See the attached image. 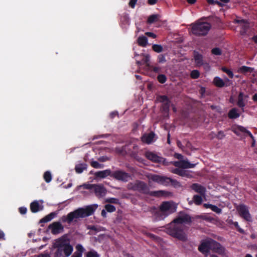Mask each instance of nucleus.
I'll use <instances>...</instances> for the list:
<instances>
[{"mask_svg":"<svg viewBox=\"0 0 257 257\" xmlns=\"http://www.w3.org/2000/svg\"><path fill=\"white\" fill-rule=\"evenodd\" d=\"M53 247L56 249L54 257H69L73 251V247L70 243V239L65 235L56 239Z\"/></svg>","mask_w":257,"mask_h":257,"instance_id":"obj_1","label":"nucleus"},{"mask_svg":"<svg viewBox=\"0 0 257 257\" xmlns=\"http://www.w3.org/2000/svg\"><path fill=\"white\" fill-rule=\"evenodd\" d=\"M96 207H93L90 205L86 208H79L73 211L69 212L67 215L62 216L60 220L63 223L71 224L73 221L76 222L79 218H84L92 214Z\"/></svg>","mask_w":257,"mask_h":257,"instance_id":"obj_2","label":"nucleus"},{"mask_svg":"<svg viewBox=\"0 0 257 257\" xmlns=\"http://www.w3.org/2000/svg\"><path fill=\"white\" fill-rule=\"evenodd\" d=\"M166 232L169 235L180 240L185 241L187 239V235L184 231L183 225L174 223L173 220L167 225Z\"/></svg>","mask_w":257,"mask_h":257,"instance_id":"obj_3","label":"nucleus"},{"mask_svg":"<svg viewBox=\"0 0 257 257\" xmlns=\"http://www.w3.org/2000/svg\"><path fill=\"white\" fill-rule=\"evenodd\" d=\"M190 26L192 34L198 37L206 36L211 28L209 23L202 22L200 20L192 23Z\"/></svg>","mask_w":257,"mask_h":257,"instance_id":"obj_4","label":"nucleus"},{"mask_svg":"<svg viewBox=\"0 0 257 257\" xmlns=\"http://www.w3.org/2000/svg\"><path fill=\"white\" fill-rule=\"evenodd\" d=\"M150 178L153 181L164 186H168L171 184L174 187H177L179 185V183L177 180L166 176L153 174L150 176Z\"/></svg>","mask_w":257,"mask_h":257,"instance_id":"obj_5","label":"nucleus"},{"mask_svg":"<svg viewBox=\"0 0 257 257\" xmlns=\"http://www.w3.org/2000/svg\"><path fill=\"white\" fill-rule=\"evenodd\" d=\"M128 190L138 191L142 194L148 195L150 188L144 181L137 180L134 183H130L127 185Z\"/></svg>","mask_w":257,"mask_h":257,"instance_id":"obj_6","label":"nucleus"},{"mask_svg":"<svg viewBox=\"0 0 257 257\" xmlns=\"http://www.w3.org/2000/svg\"><path fill=\"white\" fill-rule=\"evenodd\" d=\"M239 215L247 221H252L251 216L249 212L248 207L244 204H240L236 208Z\"/></svg>","mask_w":257,"mask_h":257,"instance_id":"obj_7","label":"nucleus"},{"mask_svg":"<svg viewBox=\"0 0 257 257\" xmlns=\"http://www.w3.org/2000/svg\"><path fill=\"white\" fill-rule=\"evenodd\" d=\"M174 223L182 225L183 223L190 224L192 222V218L188 214L183 211H180L178 216L174 220Z\"/></svg>","mask_w":257,"mask_h":257,"instance_id":"obj_8","label":"nucleus"},{"mask_svg":"<svg viewBox=\"0 0 257 257\" xmlns=\"http://www.w3.org/2000/svg\"><path fill=\"white\" fill-rule=\"evenodd\" d=\"M160 211L165 216L176 211L175 207L170 202L168 201L163 202L160 206Z\"/></svg>","mask_w":257,"mask_h":257,"instance_id":"obj_9","label":"nucleus"},{"mask_svg":"<svg viewBox=\"0 0 257 257\" xmlns=\"http://www.w3.org/2000/svg\"><path fill=\"white\" fill-rule=\"evenodd\" d=\"M157 100L162 103L161 110L164 113H168L170 110L171 101L166 95H160L157 97Z\"/></svg>","mask_w":257,"mask_h":257,"instance_id":"obj_10","label":"nucleus"},{"mask_svg":"<svg viewBox=\"0 0 257 257\" xmlns=\"http://www.w3.org/2000/svg\"><path fill=\"white\" fill-rule=\"evenodd\" d=\"M138 150V146L137 145H134L132 147L130 145H126L121 148L120 152L136 158L137 156Z\"/></svg>","mask_w":257,"mask_h":257,"instance_id":"obj_11","label":"nucleus"},{"mask_svg":"<svg viewBox=\"0 0 257 257\" xmlns=\"http://www.w3.org/2000/svg\"><path fill=\"white\" fill-rule=\"evenodd\" d=\"M111 177L118 181L127 182L131 177L130 174L121 170H117L112 172Z\"/></svg>","mask_w":257,"mask_h":257,"instance_id":"obj_12","label":"nucleus"},{"mask_svg":"<svg viewBox=\"0 0 257 257\" xmlns=\"http://www.w3.org/2000/svg\"><path fill=\"white\" fill-rule=\"evenodd\" d=\"M198 250L207 256L210 250V239L202 240L198 248Z\"/></svg>","mask_w":257,"mask_h":257,"instance_id":"obj_13","label":"nucleus"},{"mask_svg":"<svg viewBox=\"0 0 257 257\" xmlns=\"http://www.w3.org/2000/svg\"><path fill=\"white\" fill-rule=\"evenodd\" d=\"M234 23L240 24L241 27L240 34L242 36L245 35L249 28V23L246 20L243 19H235Z\"/></svg>","mask_w":257,"mask_h":257,"instance_id":"obj_14","label":"nucleus"},{"mask_svg":"<svg viewBox=\"0 0 257 257\" xmlns=\"http://www.w3.org/2000/svg\"><path fill=\"white\" fill-rule=\"evenodd\" d=\"M210 249L214 252L219 254H222L224 252L225 248L220 244V243L212 239H210Z\"/></svg>","mask_w":257,"mask_h":257,"instance_id":"obj_15","label":"nucleus"},{"mask_svg":"<svg viewBox=\"0 0 257 257\" xmlns=\"http://www.w3.org/2000/svg\"><path fill=\"white\" fill-rule=\"evenodd\" d=\"M48 228L51 229L53 234H57L62 232L64 230V227L60 222H54L50 224Z\"/></svg>","mask_w":257,"mask_h":257,"instance_id":"obj_16","label":"nucleus"},{"mask_svg":"<svg viewBox=\"0 0 257 257\" xmlns=\"http://www.w3.org/2000/svg\"><path fill=\"white\" fill-rule=\"evenodd\" d=\"M248 98V95L244 94L242 92H240L237 96V105L242 110H243L244 107L245 106L246 102L247 101V98Z\"/></svg>","mask_w":257,"mask_h":257,"instance_id":"obj_17","label":"nucleus"},{"mask_svg":"<svg viewBox=\"0 0 257 257\" xmlns=\"http://www.w3.org/2000/svg\"><path fill=\"white\" fill-rule=\"evenodd\" d=\"M237 131H239L242 133H246L252 140V143L251 145V147H255V140L254 139V137L253 136L252 134L250 131L247 130L246 128L244 127L241 126V125H237L236 127V130L234 131V133L237 134Z\"/></svg>","mask_w":257,"mask_h":257,"instance_id":"obj_18","label":"nucleus"},{"mask_svg":"<svg viewBox=\"0 0 257 257\" xmlns=\"http://www.w3.org/2000/svg\"><path fill=\"white\" fill-rule=\"evenodd\" d=\"M156 134L154 132H151L148 134H144L141 138L142 141L147 144H150L156 140Z\"/></svg>","mask_w":257,"mask_h":257,"instance_id":"obj_19","label":"nucleus"},{"mask_svg":"<svg viewBox=\"0 0 257 257\" xmlns=\"http://www.w3.org/2000/svg\"><path fill=\"white\" fill-rule=\"evenodd\" d=\"M94 192L96 196L101 197L105 195L106 190L103 185L101 184H95L94 188Z\"/></svg>","mask_w":257,"mask_h":257,"instance_id":"obj_20","label":"nucleus"},{"mask_svg":"<svg viewBox=\"0 0 257 257\" xmlns=\"http://www.w3.org/2000/svg\"><path fill=\"white\" fill-rule=\"evenodd\" d=\"M191 188L195 192L198 193L201 196L204 197L206 193V188L198 183H193L191 186Z\"/></svg>","mask_w":257,"mask_h":257,"instance_id":"obj_21","label":"nucleus"},{"mask_svg":"<svg viewBox=\"0 0 257 257\" xmlns=\"http://www.w3.org/2000/svg\"><path fill=\"white\" fill-rule=\"evenodd\" d=\"M145 156L148 160L154 163H159L161 161L160 160H162V157L159 156L155 153L150 151L146 152Z\"/></svg>","mask_w":257,"mask_h":257,"instance_id":"obj_22","label":"nucleus"},{"mask_svg":"<svg viewBox=\"0 0 257 257\" xmlns=\"http://www.w3.org/2000/svg\"><path fill=\"white\" fill-rule=\"evenodd\" d=\"M193 56L195 63L197 66H201L203 65V57L202 54L196 51H194Z\"/></svg>","mask_w":257,"mask_h":257,"instance_id":"obj_23","label":"nucleus"},{"mask_svg":"<svg viewBox=\"0 0 257 257\" xmlns=\"http://www.w3.org/2000/svg\"><path fill=\"white\" fill-rule=\"evenodd\" d=\"M43 206L40 205L38 201H34L30 204V209L33 213H36L43 209Z\"/></svg>","mask_w":257,"mask_h":257,"instance_id":"obj_24","label":"nucleus"},{"mask_svg":"<svg viewBox=\"0 0 257 257\" xmlns=\"http://www.w3.org/2000/svg\"><path fill=\"white\" fill-rule=\"evenodd\" d=\"M111 175L112 172L109 169L98 171L95 173V176L96 177L100 178H104L108 176H109L111 177Z\"/></svg>","mask_w":257,"mask_h":257,"instance_id":"obj_25","label":"nucleus"},{"mask_svg":"<svg viewBox=\"0 0 257 257\" xmlns=\"http://www.w3.org/2000/svg\"><path fill=\"white\" fill-rule=\"evenodd\" d=\"M57 214V213L55 212H51L50 214L47 215L44 217L42 218L40 220V223L48 222L51 221V220H52L55 217H56Z\"/></svg>","mask_w":257,"mask_h":257,"instance_id":"obj_26","label":"nucleus"},{"mask_svg":"<svg viewBox=\"0 0 257 257\" xmlns=\"http://www.w3.org/2000/svg\"><path fill=\"white\" fill-rule=\"evenodd\" d=\"M240 113L238 112V110L236 108L231 109L228 113V117L230 119H236L239 117Z\"/></svg>","mask_w":257,"mask_h":257,"instance_id":"obj_27","label":"nucleus"},{"mask_svg":"<svg viewBox=\"0 0 257 257\" xmlns=\"http://www.w3.org/2000/svg\"><path fill=\"white\" fill-rule=\"evenodd\" d=\"M167 194V192L163 190L150 191V190H149V193H148V195L155 197L164 196H166Z\"/></svg>","mask_w":257,"mask_h":257,"instance_id":"obj_28","label":"nucleus"},{"mask_svg":"<svg viewBox=\"0 0 257 257\" xmlns=\"http://www.w3.org/2000/svg\"><path fill=\"white\" fill-rule=\"evenodd\" d=\"M138 43L140 46L145 47L148 44V38L144 36H140L138 38Z\"/></svg>","mask_w":257,"mask_h":257,"instance_id":"obj_29","label":"nucleus"},{"mask_svg":"<svg viewBox=\"0 0 257 257\" xmlns=\"http://www.w3.org/2000/svg\"><path fill=\"white\" fill-rule=\"evenodd\" d=\"M213 83L218 87H223L225 86L223 80L219 77H215L213 79Z\"/></svg>","mask_w":257,"mask_h":257,"instance_id":"obj_30","label":"nucleus"},{"mask_svg":"<svg viewBox=\"0 0 257 257\" xmlns=\"http://www.w3.org/2000/svg\"><path fill=\"white\" fill-rule=\"evenodd\" d=\"M254 71V68L246 66H242L238 69V72L241 73L245 74L247 72L252 73Z\"/></svg>","mask_w":257,"mask_h":257,"instance_id":"obj_31","label":"nucleus"},{"mask_svg":"<svg viewBox=\"0 0 257 257\" xmlns=\"http://www.w3.org/2000/svg\"><path fill=\"white\" fill-rule=\"evenodd\" d=\"M87 165L86 164H80L75 166V170L77 173H81L87 169Z\"/></svg>","mask_w":257,"mask_h":257,"instance_id":"obj_32","label":"nucleus"},{"mask_svg":"<svg viewBox=\"0 0 257 257\" xmlns=\"http://www.w3.org/2000/svg\"><path fill=\"white\" fill-rule=\"evenodd\" d=\"M160 16L158 14H153L150 16L147 20V23L152 24L158 21Z\"/></svg>","mask_w":257,"mask_h":257,"instance_id":"obj_33","label":"nucleus"},{"mask_svg":"<svg viewBox=\"0 0 257 257\" xmlns=\"http://www.w3.org/2000/svg\"><path fill=\"white\" fill-rule=\"evenodd\" d=\"M183 168H176L173 170V173L181 176H185L186 172L183 169Z\"/></svg>","mask_w":257,"mask_h":257,"instance_id":"obj_34","label":"nucleus"},{"mask_svg":"<svg viewBox=\"0 0 257 257\" xmlns=\"http://www.w3.org/2000/svg\"><path fill=\"white\" fill-rule=\"evenodd\" d=\"M202 196H199L198 195H195L193 197V200L195 204L199 205L201 204L202 202Z\"/></svg>","mask_w":257,"mask_h":257,"instance_id":"obj_35","label":"nucleus"},{"mask_svg":"<svg viewBox=\"0 0 257 257\" xmlns=\"http://www.w3.org/2000/svg\"><path fill=\"white\" fill-rule=\"evenodd\" d=\"M228 223L229 224H233L235 227V228H236L237 230L240 232V233H242V234H244V231L243 229L241 228L239 225H238V223L236 221H233L232 220H230Z\"/></svg>","mask_w":257,"mask_h":257,"instance_id":"obj_36","label":"nucleus"},{"mask_svg":"<svg viewBox=\"0 0 257 257\" xmlns=\"http://www.w3.org/2000/svg\"><path fill=\"white\" fill-rule=\"evenodd\" d=\"M85 257H100V255L97 251L92 250L85 253Z\"/></svg>","mask_w":257,"mask_h":257,"instance_id":"obj_37","label":"nucleus"},{"mask_svg":"<svg viewBox=\"0 0 257 257\" xmlns=\"http://www.w3.org/2000/svg\"><path fill=\"white\" fill-rule=\"evenodd\" d=\"M76 251L75 252V253L80 254L81 256H82V253L85 251V248L83 247V246L80 244H78L76 246Z\"/></svg>","mask_w":257,"mask_h":257,"instance_id":"obj_38","label":"nucleus"},{"mask_svg":"<svg viewBox=\"0 0 257 257\" xmlns=\"http://www.w3.org/2000/svg\"><path fill=\"white\" fill-rule=\"evenodd\" d=\"M105 209L108 212H113L116 210V208L114 206L111 204H106L104 206Z\"/></svg>","mask_w":257,"mask_h":257,"instance_id":"obj_39","label":"nucleus"},{"mask_svg":"<svg viewBox=\"0 0 257 257\" xmlns=\"http://www.w3.org/2000/svg\"><path fill=\"white\" fill-rule=\"evenodd\" d=\"M185 160L176 161L174 162V165L179 168H185Z\"/></svg>","mask_w":257,"mask_h":257,"instance_id":"obj_40","label":"nucleus"},{"mask_svg":"<svg viewBox=\"0 0 257 257\" xmlns=\"http://www.w3.org/2000/svg\"><path fill=\"white\" fill-rule=\"evenodd\" d=\"M44 179L47 183H49L52 180V175L50 172L46 171L44 174Z\"/></svg>","mask_w":257,"mask_h":257,"instance_id":"obj_41","label":"nucleus"},{"mask_svg":"<svg viewBox=\"0 0 257 257\" xmlns=\"http://www.w3.org/2000/svg\"><path fill=\"white\" fill-rule=\"evenodd\" d=\"M153 50L157 53H160L163 51V47L160 45L154 44L152 46Z\"/></svg>","mask_w":257,"mask_h":257,"instance_id":"obj_42","label":"nucleus"},{"mask_svg":"<svg viewBox=\"0 0 257 257\" xmlns=\"http://www.w3.org/2000/svg\"><path fill=\"white\" fill-rule=\"evenodd\" d=\"M211 53L214 55L219 56L222 54V51L219 48L215 47L211 50Z\"/></svg>","mask_w":257,"mask_h":257,"instance_id":"obj_43","label":"nucleus"},{"mask_svg":"<svg viewBox=\"0 0 257 257\" xmlns=\"http://www.w3.org/2000/svg\"><path fill=\"white\" fill-rule=\"evenodd\" d=\"M106 202L109 203L119 204L120 203L118 199L116 198H109L106 200Z\"/></svg>","mask_w":257,"mask_h":257,"instance_id":"obj_44","label":"nucleus"},{"mask_svg":"<svg viewBox=\"0 0 257 257\" xmlns=\"http://www.w3.org/2000/svg\"><path fill=\"white\" fill-rule=\"evenodd\" d=\"M158 81L162 84L164 83L167 80V77L164 74H159L157 77Z\"/></svg>","mask_w":257,"mask_h":257,"instance_id":"obj_45","label":"nucleus"},{"mask_svg":"<svg viewBox=\"0 0 257 257\" xmlns=\"http://www.w3.org/2000/svg\"><path fill=\"white\" fill-rule=\"evenodd\" d=\"M200 76V73L199 71L197 70H193L191 72L190 76L193 79H197Z\"/></svg>","mask_w":257,"mask_h":257,"instance_id":"obj_46","label":"nucleus"},{"mask_svg":"<svg viewBox=\"0 0 257 257\" xmlns=\"http://www.w3.org/2000/svg\"><path fill=\"white\" fill-rule=\"evenodd\" d=\"M222 70L224 72L226 73L228 75V76H229V78H232L233 77V76H234L233 73L230 70L224 67L222 68Z\"/></svg>","mask_w":257,"mask_h":257,"instance_id":"obj_47","label":"nucleus"},{"mask_svg":"<svg viewBox=\"0 0 257 257\" xmlns=\"http://www.w3.org/2000/svg\"><path fill=\"white\" fill-rule=\"evenodd\" d=\"M143 63L145 64L147 66L149 67V61H150V56L148 55L144 56L143 58L142 59Z\"/></svg>","mask_w":257,"mask_h":257,"instance_id":"obj_48","label":"nucleus"},{"mask_svg":"<svg viewBox=\"0 0 257 257\" xmlns=\"http://www.w3.org/2000/svg\"><path fill=\"white\" fill-rule=\"evenodd\" d=\"M213 212H216L217 214H220L221 213L222 210L221 208L218 207L217 206L212 205L211 206L210 208Z\"/></svg>","mask_w":257,"mask_h":257,"instance_id":"obj_49","label":"nucleus"},{"mask_svg":"<svg viewBox=\"0 0 257 257\" xmlns=\"http://www.w3.org/2000/svg\"><path fill=\"white\" fill-rule=\"evenodd\" d=\"M91 166L94 168H100L102 167V165L96 161H92L91 162Z\"/></svg>","mask_w":257,"mask_h":257,"instance_id":"obj_50","label":"nucleus"},{"mask_svg":"<svg viewBox=\"0 0 257 257\" xmlns=\"http://www.w3.org/2000/svg\"><path fill=\"white\" fill-rule=\"evenodd\" d=\"M95 186V184H84L83 185V188L84 189H88V190H92V189L94 190Z\"/></svg>","mask_w":257,"mask_h":257,"instance_id":"obj_51","label":"nucleus"},{"mask_svg":"<svg viewBox=\"0 0 257 257\" xmlns=\"http://www.w3.org/2000/svg\"><path fill=\"white\" fill-rule=\"evenodd\" d=\"M195 166V164H191L187 161H185V168H193Z\"/></svg>","mask_w":257,"mask_h":257,"instance_id":"obj_52","label":"nucleus"},{"mask_svg":"<svg viewBox=\"0 0 257 257\" xmlns=\"http://www.w3.org/2000/svg\"><path fill=\"white\" fill-rule=\"evenodd\" d=\"M158 62L160 63H163L166 62V59L163 55H160L158 56Z\"/></svg>","mask_w":257,"mask_h":257,"instance_id":"obj_53","label":"nucleus"},{"mask_svg":"<svg viewBox=\"0 0 257 257\" xmlns=\"http://www.w3.org/2000/svg\"><path fill=\"white\" fill-rule=\"evenodd\" d=\"M225 137L223 132L220 131L218 132L216 138L219 140L222 139Z\"/></svg>","mask_w":257,"mask_h":257,"instance_id":"obj_54","label":"nucleus"},{"mask_svg":"<svg viewBox=\"0 0 257 257\" xmlns=\"http://www.w3.org/2000/svg\"><path fill=\"white\" fill-rule=\"evenodd\" d=\"M19 210L21 214H25L27 213V209L25 207H21L19 208Z\"/></svg>","mask_w":257,"mask_h":257,"instance_id":"obj_55","label":"nucleus"},{"mask_svg":"<svg viewBox=\"0 0 257 257\" xmlns=\"http://www.w3.org/2000/svg\"><path fill=\"white\" fill-rule=\"evenodd\" d=\"M138 0H130L128 3L129 6L132 8H134Z\"/></svg>","mask_w":257,"mask_h":257,"instance_id":"obj_56","label":"nucleus"},{"mask_svg":"<svg viewBox=\"0 0 257 257\" xmlns=\"http://www.w3.org/2000/svg\"><path fill=\"white\" fill-rule=\"evenodd\" d=\"M206 1L209 4H211V5L217 4L218 5H220V3L217 1H215L214 0H206Z\"/></svg>","mask_w":257,"mask_h":257,"instance_id":"obj_57","label":"nucleus"},{"mask_svg":"<svg viewBox=\"0 0 257 257\" xmlns=\"http://www.w3.org/2000/svg\"><path fill=\"white\" fill-rule=\"evenodd\" d=\"M206 92V89L204 87H201L199 90V93L203 96Z\"/></svg>","mask_w":257,"mask_h":257,"instance_id":"obj_58","label":"nucleus"},{"mask_svg":"<svg viewBox=\"0 0 257 257\" xmlns=\"http://www.w3.org/2000/svg\"><path fill=\"white\" fill-rule=\"evenodd\" d=\"M162 160H160L159 163H162L163 165L165 166H167L168 165V162L167 161V160L163 157H162Z\"/></svg>","mask_w":257,"mask_h":257,"instance_id":"obj_59","label":"nucleus"},{"mask_svg":"<svg viewBox=\"0 0 257 257\" xmlns=\"http://www.w3.org/2000/svg\"><path fill=\"white\" fill-rule=\"evenodd\" d=\"M146 35L153 38H155L156 37V35L152 32H147L146 33Z\"/></svg>","mask_w":257,"mask_h":257,"instance_id":"obj_60","label":"nucleus"},{"mask_svg":"<svg viewBox=\"0 0 257 257\" xmlns=\"http://www.w3.org/2000/svg\"><path fill=\"white\" fill-rule=\"evenodd\" d=\"M37 257H51L48 253H41Z\"/></svg>","mask_w":257,"mask_h":257,"instance_id":"obj_61","label":"nucleus"},{"mask_svg":"<svg viewBox=\"0 0 257 257\" xmlns=\"http://www.w3.org/2000/svg\"><path fill=\"white\" fill-rule=\"evenodd\" d=\"M158 2V0H148V3L150 5H154L156 4Z\"/></svg>","mask_w":257,"mask_h":257,"instance_id":"obj_62","label":"nucleus"},{"mask_svg":"<svg viewBox=\"0 0 257 257\" xmlns=\"http://www.w3.org/2000/svg\"><path fill=\"white\" fill-rule=\"evenodd\" d=\"M116 115H118V112L117 111L111 112L110 113V116L112 118H114Z\"/></svg>","mask_w":257,"mask_h":257,"instance_id":"obj_63","label":"nucleus"},{"mask_svg":"<svg viewBox=\"0 0 257 257\" xmlns=\"http://www.w3.org/2000/svg\"><path fill=\"white\" fill-rule=\"evenodd\" d=\"M251 40L256 44H257V35L252 37Z\"/></svg>","mask_w":257,"mask_h":257,"instance_id":"obj_64","label":"nucleus"}]
</instances>
